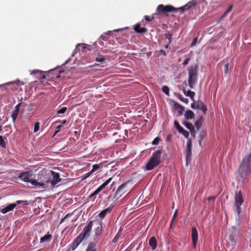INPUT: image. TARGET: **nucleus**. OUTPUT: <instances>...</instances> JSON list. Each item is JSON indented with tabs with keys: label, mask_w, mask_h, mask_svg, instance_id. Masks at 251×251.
I'll return each instance as SVG.
<instances>
[{
	"label": "nucleus",
	"mask_w": 251,
	"mask_h": 251,
	"mask_svg": "<svg viewBox=\"0 0 251 251\" xmlns=\"http://www.w3.org/2000/svg\"><path fill=\"white\" fill-rule=\"evenodd\" d=\"M199 0H192L185 5L179 8H175L171 5H164L162 4L159 5L156 9L155 15L165 14L168 13L183 14L187 12L189 14H194L193 9L198 3Z\"/></svg>",
	"instance_id": "1"
},
{
	"label": "nucleus",
	"mask_w": 251,
	"mask_h": 251,
	"mask_svg": "<svg viewBox=\"0 0 251 251\" xmlns=\"http://www.w3.org/2000/svg\"><path fill=\"white\" fill-rule=\"evenodd\" d=\"M238 173L244 179L251 174V152L245 156L238 169Z\"/></svg>",
	"instance_id": "2"
},
{
	"label": "nucleus",
	"mask_w": 251,
	"mask_h": 251,
	"mask_svg": "<svg viewBox=\"0 0 251 251\" xmlns=\"http://www.w3.org/2000/svg\"><path fill=\"white\" fill-rule=\"evenodd\" d=\"M162 150H157L153 152L150 160L147 162L144 170L150 171L158 166L161 162Z\"/></svg>",
	"instance_id": "3"
},
{
	"label": "nucleus",
	"mask_w": 251,
	"mask_h": 251,
	"mask_svg": "<svg viewBox=\"0 0 251 251\" xmlns=\"http://www.w3.org/2000/svg\"><path fill=\"white\" fill-rule=\"evenodd\" d=\"M188 83L189 87L193 89L198 80V67L197 65L191 66L188 69Z\"/></svg>",
	"instance_id": "4"
},
{
	"label": "nucleus",
	"mask_w": 251,
	"mask_h": 251,
	"mask_svg": "<svg viewBox=\"0 0 251 251\" xmlns=\"http://www.w3.org/2000/svg\"><path fill=\"white\" fill-rule=\"evenodd\" d=\"M235 207L236 210L235 211L237 212L238 215H239L241 212V208L240 206L242 204L244 201L243 198L242 196V193L241 191H239L238 192H236L235 195Z\"/></svg>",
	"instance_id": "5"
},
{
	"label": "nucleus",
	"mask_w": 251,
	"mask_h": 251,
	"mask_svg": "<svg viewBox=\"0 0 251 251\" xmlns=\"http://www.w3.org/2000/svg\"><path fill=\"white\" fill-rule=\"evenodd\" d=\"M23 203L25 205H28L29 204L28 201H17L15 203H11L6 207L3 208L1 209V212L3 214H5L9 211H10L13 210L17 205Z\"/></svg>",
	"instance_id": "6"
},
{
	"label": "nucleus",
	"mask_w": 251,
	"mask_h": 251,
	"mask_svg": "<svg viewBox=\"0 0 251 251\" xmlns=\"http://www.w3.org/2000/svg\"><path fill=\"white\" fill-rule=\"evenodd\" d=\"M93 226V221H90L88 224L84 227L82 232L78 235L81 238L84 239L90 235V231Z\"/></svg>",
	"instance_id": "7"
},
{
	"label": "nucleus",
	"mask_w": 251,
	"mask_h": 251,
	"mask_svg": "<svg viewBox=\"0 0 251 251\" xmlns=\"http://www.w3.org/2000/svg\"><path fill=\"white\" fill-rule=\"evenodd\" d=\"M32 175L33 173L32 171H26L21 173L19 176V178L25 182L30 183L31 181L32 180Z\"/></svg>",
	"instance_id": "8"
},
{
	"label": "nucleus",
	"mask_w": 251,
	"mask_h": 251,
	"mask_svg": "<svg viewBox=\"0 0 251 251\" xmlns=\"http://www.w3.org/2000/svg\"><path fill=\"white\" fill-rule=\"evenodd\" d=\"M30 184L36 187L46 189L45 186L48 184V180L47 179H32Z\"/></svg>",
	"instance_id": "9"
},
{
	"label": "nucleus",
	"mask_w": 251,
	"mask_h": 251,
	"mask_svg": "<svg viewBox=\"0 0 251 251\" xmlns=\"http://www.w3.org/2000/svg\"><path fill=\"white\" fill-rule=\"evenodd\" d=\"M50 175H52L53 177L51 180H50V183H51L52 185H55L58 182L61 181L60 175L58 173L50 171Z\"/></svg>",
	"instance_id": "10"
},
{
	"label": "nucleus",
	"mask_w": 251,
	"mask_h": 251,
	"mask_svg": "<svg viewBox=\"0 0 251 251\" xmlns=\"http://www.w3.org/2000/svg\"><path fill=\"white\" fill-rule=\"evenodd\" d=\"M191 237L193 242V246L195 248L197 246L198 233L197 229L195 227H192L191 229Z\"/></svg>",
	"instance_id": "11"
},
{
	"label": "nucleus",
	"mask_w": 251,
	"mask_h": 251,
	"mask_svg": "<svg viewBox=\"0 0 251 251\" xmlns=\"http://www.w3.org/2000/svg\"><path fill=\"white\" fill-rule=\"evenodd\" d=\"M83 239L78 235L75 241L70 245V248L72 251H74L79 246L83 241Z\"/></svg>",
	"instance_id": "12"
},
{
	"label": "nucleus",
	"mask_w": 251,
	"mask_h": 251,
	"mask_svg": "<svg viewBox=\"0 0 251 251\" xmlns=\"http://www.w3.org/2000/svg\"><path fill=\"white\" fill-rule=\"evenodd\" d=\"M191 149H192V142H191V140L190 139L187 142V147H186V151H185L186 160H187L188 158H190L191 157Z\"/></svg>",
	"instance_id": "13"
},
{
	"label": "nucleus",
	"mask_w": 251,
	"mask_h": 251,
	"mask_svg": "<svg viewBox=\"0 0 251 251\" xmlns=\"http://www.w3.org/2000/svg\"><path fill=\"white\" fill-rule=\"evenodd\" d=\"M134 29L136 32L138 33H144L147 31L146 28L141 27L140 23H137L134 25Z\"/></svg>",
	"instance_id": "14"
},
{
	"label": "nucleus",
	"mask_w": 251,
	"mask_h": 251,
	"mask_svg": "<svg viewBox=\"0 0 251 251\" xmlns=\"http://www.w3.org/2000/svg\"><path fill=\"white\" fill-rule=\"evenodd\" d=\"M196 108L201 110L202 111L204 114H205L206 111L207 110L206 106L204 104L203 102L201 101H198L196 103Z\"/></svg>",
	"instance_id": "15"
},
{
	"label": "nucleus",
	"mask_w": 251,
	"mask_h": 251,
	"mask_svg": "<svg viewBox=\"0 0 251 251\" xmlns=\"http://www.w3.org/2000/svg\"><path fill=\"white\" fill-rule=\"evenodd\" d=\"M50 172L49 173H46L44 172H41L39 174L38 177V179H47L48 184L50 183V179L49 178Z\"/></svg>",
	"instance_id": "16"
},
{
	"label": "nucleus",
	"mask_w": 251,
	"mask_h": 251,
	"mask_svg": "<svg viewBox=\"0 0 251 251\" xmlns=\"http://www.w3.org/2000/svg\"><path fill=\"white\" fill-rule=\"evenodd\" d=\"M125 187V184H122L118 188L115 193V196L118 198H120L123 195V194L125 193V192L123 191Z\"/></svg>",
	"instance_id": "17"
},
{
	"label": "nucleus",
	"mask_w": 251,
	"mask_h": 251,
	"mask_svg": "<svg viewBox=\"0 0 251 251\" xmlns=\"http://www.w3.org/2000/svg\"><path fill=\"white\" fill-rule=\"evenodd\" d=\"M182 124L187 128L188 129L191 133H194L195 132L194 127L193 125L188 122L183 121L182 122Z\"/></svg>",
	"instance_id": "18"
},
{
	"label": "nucleus",
	"mask_w": 251,
	"mask_h": 251,
	"mask_svg": "<svg viewBox=\"0 0 251 251\" xmlns=\"http://www.w3.org/2000/svg\"><path fill=\"white\" fill-rule=\"evenodd\" d=\"M183 91L186 96L190 97L192 100H194V97L196 95L194 92L191 90L186 91L185 89H183Z\"/></svg>",
	"instance_id": "19"
},
{
	"label": "nucleus",
	"mask_w": 251,
	"mask_h": 251,
	"mask_svg": "<svg viewBox=\"0 0 251 251\" xmlns=\"http://www.w3.org/2000/svg\"><path fill=\"white\" fill-rule=\"evenodd\" d=\"M195 114L194 112L190 110H187L185 112L184 114V117L185 118L186 120H191L194 118Z\"/></svg>",
	"instance_id": "20"
},
{
	"label": "nucleus",
	"mask_w": 251,
	"mask_h": 251,
	"mask_svg": "<svg viewBox=\"0 0 251 251\" xmlns=\"http://www.w3.org/2000/svg\"><path fill=\"white\" fill-rule=\"evenodd\" d=\"M51 238H52L51 235L50 234H48L40 238V242L41 243H45V242H49L51 240Z\"/></svg>",
	"instance_id": "21"
},
{
	"label": "nucleus",
	"mask_w": 251,
	"mask_h": 251,
	"mask_svg": "<svg viewBox=\"0 0 251 251\" xmlns=\"http://www.w3.org/2000/svg\"><path fill=\"white\" fill-rule=\"evenodd\" d=\"M111 208L110 207L107 208L103 210L102 211H101L99 214V216L100 218L103 219L105 217L106 214L107 213H110L111 212Z\"/></svg>",
	"instance_id": "22"
},
{
	"label": "nucleus",
	"mask_w": 251,
	"mask_h": 251,
	"mask_svg": "<svg viewBox=\"0 0 251 251\" xmlns=\"http://www.w3.org/2000/svg\"><path fill=\"white\" fill-rule=\"evenodd\" d=\"M149 245L152 250H154L157 246V242L155 237H152L149 240Z\"/></svg>",
	"instance_id": "23"
},
{
	"label": "nucleus",
	"mask_w": 251,
	"mask_h": 251,
	"mask_svg": "<svg viewBox=\"0 0 251 251\" xmlns=\"http://www.w3.org/2000/svg\"><path fill=\"white\" fill-rule=\"evenodd\" d=\"M96 244L94 242H91L89 244L85 251H97Z\"/></svg>",
	"instance_id": "24"
},
{
	"label": "nucleus",
	"mask_w": 251,
	"mask_h": 251,
	"mask_svg": "<svg viewBox=\"0 0 251 251\" xmlns=\"http://www.w3.org/2000/svg\"><path fill=\"white\" fill-rule=\"evenodd\" d=\"M100 191V189L98 188L92 194H91L89 197V199L92 200L93 201H94L95 200V196H96L97 194H98Z\"/></svg>",
	"instance_id": "25"
},
{
	"label": "nucleus",
	"mask_w": 251,
	"mask_h": 251,
	"mask_svg": "<svg viewBox=\"0 0 251 251\" xmlns=\"http://www.w3.org/2000/svg\"><path fill=\"white\" fill-rule=\"evenodd\" d=\"M111 31H108L106 33H105L102 35L100 37V39H101L103 41H107L108 39V36L110 35L111 33Z\"/></svg>",
	"instance_id": "26"
},
{
	"label": "nucleus",
	"mask_w": 251,
	"mask_h": 251,
	"mask_svg": "<svg viewBox=\"0 0 251 251\" xmlns=\"http://www.w3.org/2000/svg\"><path fill=\"white\" fill-rule=\"evenodd\" d=\"M175 105L176 106V108L179 114L182 115L184 111V107H183L181 105L177 103H176Z\"/></svg>",
	"instance_id": "27"
},
{
	"label": "nucleus",
	"mask_w": 251,
	"mask_h": 251,
	"mask_svg": "<svg viewBox=\"0 0 251 251\" xmlns=\"http://www.w3.org/2000/svg\"><path fill=\"white\" fill-rule=\"evenodd\" d=\"M112 178L110 177L103 183L100 186L98 187L100 190L101 191L106 186H107L111 181Z\"/></svg>",
	"instance_id": "28"
},
{
	"label": "nucleus",
	"mask_w": 251,
	"mask_h": 251,
	"mask_svg": "<svg viewBox=\"0 0 251 251\" xmlns=\"http://www.w3.org/2000/svg\"><path fill=\"white\" fill-rule=\"evenodd\" d=\"M102 231V225L99 223V226L95 229V234L97 236L100 235Z\"/></svg>",
	"instance_id": "29"
},
{
	"label": "nucleus",
	"mask_w": 251,
	"mask_h": 251,
	"mask_svg": "<svg viewBox=\"0 0 251 251\" xmlns=\"http://www.w3.org/2000/svg\"><path fill=\"white\" fill-rule=\"evenodd\" d=\"M19 112V111H18L14 110V111L12 112L11 117H12L13 123L15 122L17 117L18 115Z\"/></svg>",
	"instance_id": "30"
},
{
	"label": "nucleus",
	"mask_w": 251,
	"mask_h": 251,
	"mask_svg": "<svg viewBox=\"0 0 251 251\" xmlns=\"http://www.w3.org/2000/svg\"><path fill=\"white\" fill-rule=\"evenodd\" d=\"M100 167H102V165L101 164H94V165H93L92 169L90 171H91V172L92 173H93L96 171L99 170L100 168Z\"/></svg>",
	"instance_id": "31"
},
{
	"label": "nucleus",
	"mask_w": 251,
	"mask_h": 251,
	"mask_svg": "<svg viewBox=\"0 0 251 251\" xmlns=\"http://www.w3.org/2000/svg\"><path fill=\"white\" fill-rule=\"evenodd\" d=\"M96 61L100 63H103L105 61V58L101 55H98L96 58Z\"/></svg>",
	"instance_id": "32"
},
{
	"label": "nucleus",
	"mask_w": 251,
	"mask_h": 251,
	"mask_svg": "<svg viewBox=\"0 0 251 251\" xmlns=\"http://www.w3.org/2000/svg\"><path fill=\"white\" fill-rule=\"evenodd\" d=\"M163 92L166 94L167 95H169V88L167 86H163L162 88Z\"/></svg>",
	"instance_id": "33"
},
{
	"label": "nucleus",
	"mask_w": 251,
	"mask_h": 251,
	"mask_svg": "<svg viewBox=\"0 0 251 251\" xmlns=\"http://www.w3.org/2000/svg\"><path fill=\"white\" fill-rule=\"evenodd\" d=\"M8 84H16L17 85H24V83L23 81H20V80H16L14 81L10 82L9 83H8Z\"/></svg>",
	"instance_id": "34"
},
{
	"label": "nucleus",
	"mask_w": 251,
	"mask_h": 251,
	"mask_svg": "<svg viewBox=\"0 0 251 251\" xmlns=\"http://www.w3.org/2000/svg\"><path fill=\"white\" fill-rule=\"evenodd\" d=\"M174 126L176 127V128L177 129L178 132H180L181 131V130H182L183 129V127H182L179 125V123L176 121H175Z\"/></svg>",
	"instance_id": "35"
},
{
	"label": "nucleus",
	"mask_w": 251,
	"mask_h": 251,
	"mask_svg": "<svg viewBox=\"0 0 251 251\" xmlns=\"http://www.w3.org/2000/svg\"><path fill=\"white\" fill-rule=\"evenodd\" d=\"M0 146L4 148L6 147V143L2 136H0Z\"/></svg>",
	"instance_id": "36"
},
{
	"label": "nucleus",
	"mask_w": 251,
	"mask_h": 251,
	"mask_svg": "<svg viewBox=\"0 0 251 251\" xmlns=\"http://www.w3.org/2000/svg\"><path fill=\"white\" fill-rule=\"evenodd\" d=\"M179 132L182 133L185 138H188L189 137V132L187 131L184 130L183 128L182 130H181V131Z\"/></svg>",
	"instance_id": "37"
},
{
	"label": "nucleus",
	"mask_w": 251,
	"mask_h": 251,
	"mask_svg": "<svg viewBox=\"0 0 251 251\" xmlns=\"http://www.w3.org/2000/svg\"><path fill=\"white\" fill-rule=\"evenodd\" d=\"M195 126L196 128L199 130L201 126V120H198L195 123Z\"/></svg>",
	"instance_id": "38"
},
{
	"label": "nucleus",
	"mask_w": 251,
	"mask_h": 251,
	"mask_svg": "<svg viewBox=\"0 0 251 251\" xmlns=\"http://www.w3.org/2000/svg\"><path fill=\"white\" fill-rule=\"evenodd\" d=\"M178 98L183 102L187 104L189 102V100L187 98H183L181 95H179Z\"/></svg>",
	"instance_id": "39"
},
{
	"label": "nucleus",
	"mask_w": 251,
	"mask_h": 251,
	"mask_svg": "<svg viewBox=\"0 0 251 251\" xmlns=\"http://www.w3.org/2000/svg\"><path fill=\"white\" fill-rule=\"evenodd\" d=\"M66 110H67V107H63L61 109H60L59 110H58L57 111V113L58 114H63V113H64L66 111Z\"/></svg>",
	"instance_id": "40"
},
{
	"label": "nucleus",
	"mask_w": 251,
	"mask_h": 251,
	"mask_svg": "<svg viewBox=\"0 0 251 251\" xmlns=\"http://www.w3.org/2000/svg\"><path fill=\"white\" fill-rule=\"evenodd\" d=\"M39 129V123L37 122L35 123L34 126V132H36Z\"/></svg>",
	"instance_id": "41"
},
{
	"label": "nucleus",
	"mask_w": 251,
	"mask_h": 251,
	"mask_svg": "<svg viewBox=\"0 0 251 251\" xmlns=\"http://www.w3.org/2000/svg\"><path fill=\"white\" fill-rule=\"evenodd\" d=\"M232 8H233V5H230L228 7V8L226 10V11H225V12L224 13V14H223V16H226V15L228 14V12L232 10Z\"/></svg>",
	"instance_id": "42"
},
{
	"label": "nucleus",
	"mask_w": 251,
	"mask_h": 251,
	"mask_svg": "<svg viewBox=\"0 0 251 251\" xmlns=\"http://www.w3.org/2000/svg\"><path fill=\"white\" fill-rule=\"evenodd\" d=\"M159 141H160V138L159 137H156L153 140L152 144L154 145H157V144H158Z\"/></svg>",
	"instance_id": "43"
},
{
	"label": "nucleus",
	"mask_w": 251,
	"mask_h": 251,
	"mask_svg": "<svg viewBox=\"0 0 251 251\" xmlns=\"http://www.w3.org/2000/svg\"><path fill=\"white\" fill-rule=\"evenodd\" d=\"M92 173L91 172V171H90L89 172H88L87 173H86L83 176H82V180H84L86 178H87V177H88Z\"/></svg>",
	"instance_id": "44"
},
{
	"label": "nucleus",
	"mask_w": 251,
	"mask_h": 251,
	"mask_svg": "<svg viewBox=\"0 0 251 251\" xmlns=\"http://www.w3.org/2000/svg\"><path fill=\"white\" fill-rule=\"evenodd\" d=\"M197 41H198V38H195L194 39V40H193L192 42L191 43V47L195 46L197 44Z\"/></svg>",
	"instance_id": "45"
},
{
	"label": "nucleus",
	"mask_w": 251,
	"mask_h": 251,
	"mask_svg": "<svg viewBox=\"0 0 251 251\" xmlns=\"http://www.w3.org/2000/svg\"><path fill=\"white\" fill-rule=\"evenodd\" d=\"M189 60H190L189 58H186L185 59V60L183 61L182 65L184 66H186V65H187L188 64Z\"/></svg>",
	"instance_id": "46"
},
{
	"label": "nucleus",
	"mask_w": 251,
	"mask_h": 251,
	"mask_svg": "<svg viewBox=\"0 0 251 251\" xmlns=\"http://www.w3.org/2000/svg\"><path fill=\"white\" fill-rule=\"evenodd\" d=\"M172 36V35L171 34L168 33V34H166V38L169 39V43H170L171 41Z\"/></svg>",
	"instance_id": "47"
},
{
	"label": "nucleus",
	"mask_w": 251,
	"mask_h": 251,
	"mask_svg": "<svg viewBox=\"0 0 251 251\" xmlns=\"http://www.w3.org/2000/svg\"><path fill=\"white\" fill-rule=\"evenodd\" d=\"M153 19V17H145V20L147 21L151 22Z\"/></svg>",
	"instance_id": "48"
},
{
	"label": "nucleus",
	"mask_w": 251,
	"mask_h": 251,
	"mask_svg": "<svg viewBox=\"0 0 251 251\" xmlns=\"http://www.w3.org/2000/svg\"><path fill=\"white\" fill-rule=\"evenodd\" d=\"M21 104V103H20L18 104L17 105H16L15 106L14 110L19 111V109H20V107Z\"/></svg>",
	"instance_id": "49"
},
{
	"label": "nucleus",
	"mask_w": 251,
	"mask_h": 251,
	"mask_svg": "<svg viewBox=\"0 0 251 251\" xmlns=\"http://www.w3.org/2000/svg\"><path fill=\"white\" fill-rule=\"evenodd\" d=\"M177 210H176L175 211V212L174 214L173 218V219H172V221H171V224H172V223H173V221H174V219H175V217L176 216V215H177Z\"/></svg>",
	"instance_id": "50"
},
{
	"label": "nucleus",
	"mask_w": 251,
	"mask_h": 251,
	"mask_svg": "<svg viewBox=\"0 0 251 251\" xmlns=\"http://www.w3.org/2000/svg\"><path fill=\"white\" fill-rule=\"evenodd\" d=\"M36 73H41V71H40V70H35V71H32L30 74L31 75H34Z\"/></svg>",
	"instance_id": "51"
},
{
	"label": "nucleus",
	"mask_w": 251,
	"mask_h": 251,
	"mask_svg": "<svg viewBox=\"0 0 251 251\" xmlns=\"http://www.w3.org/2000/svg\"><path fill=\"white\" fill-rule=\"evenodd\" d=\"M193 101L194 102L191 103V106L192 108L194 109V108H196V102H195L194 100Z\"/></svg>",
	"instance_id": "52"
},
{
	"label": "nucleus",
	"mask_w": 251,
	"mask_h": 251,
	"mask_svg": "<svg viewBox=\"0 0 251 251\" xmlns=\"http://www.w3.org/2000/svg\"><path fill=\"white\" fill-rule=\"evenodd\" d=\"M62 126H59L57 127V130L55 131V133H54V134H57L60 130V128Z\"/></svg>",
	"instance_id": "53"
},
{
	"label": "nucleus",
	"mask_w": 251,
	"mask_h": 251,
	"mask_svg": "<svg viewBox=\"0 0 251 251\" xmlns=\"http://www.w3.org/2000/svg\"><path fill=\"white\" fill-rule=\"evenodd\" d=\"M224 67H225V73H226V72L228 71V64H226L225 65Z\"/></svg>",
	"instance_id": "54"
},
{
	"label": "nucleus",
	"mask_w": 251,
	"mask_h": 251,
	"mask_svg": "<svg viewBox=\"0 0 251 251\" xmlns=\"http://www.w3.org/2000/svg\"><path fill=\"white\" fill-rule=\"evenodd\" d=\"M124 28H119V29H115L113 30L114 32H119V31H123L124 30Z\"/></svg>",
	"instance_id": "55"
},
{
	"label": "nucleus",
	"mask_w": 251,
	"mask_h": 251,
	"mask_svg": "<svg viewBox=\"0 0 251 251\" xmlns=\"http://www.w3.org/2000/svg\"><path fill=\"white\" fill-rule=\"evenodd\" d=\"M68 214H67V215H66V216H65L63 218H62V219L61 220L60 222V224H61V223H62L64 222V221L65 219V218L68 216Z\"/></svg>",
	"instance_id": "56"
},
{
	"label": "nucleus",
	"mask_w": 251,
	"mask_h": 251,
	"mask_svg": "<svg viewBox=\"0 0 251 251\" xmlns=\"http://www.w3.org/2000/svg\"><path fill=\"white\" fill-rule=\"evenodd\" d=\"M204 0H199L198 3L195 6V8H194L193 10L195 9V8L196 6H197L198 5H199L200 4V3L201 2V1H204Z\"/></svg>",
	"instance_id": "57"
},
{
	"label": "nucleus",
	"mask_w": 251,
	"mask_h": 251,
	"mask_svg": "<svg viewBox=\"0 0 251 251\" xmlns=\"http://www.w3.org/2000/svg\"><path fill=\"white\" fill-rule=\"evenodd\" d=\"M81 45V44H78L77 45L75 50H78L79 48V47ZM82 45H84V44H82Z\"/></svg>",
	"instance_id": "58"
},
{
	"label": "nucleus",
	"mask_w": 251,
	"mask_h": 251,
	"mask_svg": "<svg viewBox=\"0 0 251 251\" xmlns=\"http://www.w3.org/2000/svg\"><path fill=\"white\" fill-rule=\"evenodd\" d=\"M60 122L62 124L64 125V124H65L66 123V120H63L62 121H61Z\"/></svg>",
	"instance_id": "59"
},
{
	"label": "nucleus",
	"mask_w": 251,
	"mask_h": 251,
	"mask_svg": "<svg viewBox=\"0 0 251 251\" xmlns=\"http://www.w3.org/2000/svg\"><path fill=\"white\" fill-rule=\"evenodd\" d=\"M6 84H8V83H6ZM5 85H6V84H1V85H0V87H3Z\"/></svg>",
	"instance_id": "60"
},
{
	"label": "nucleus",
	"mask_w": 251,
	"mask_h": 251,
	"mask_svg": "<svg viewBox=\"0 0 251 251\" xmlns=\"http://www.w3.org/2000/svg\"><path fill=\"white\" fill-rule=\"evenodd\" d=\"M2 130V127L1 126H0V132H1Z\"/></svg>",
	"instance_id": "61"
},
{
	"label": "nucleus",
	"mask_w": 251,
	"mask_h": 251,
	"mask_svg": "<svg viewBox=\"0 0 251 251\" xmlns=\"http://www.w3.org/2000/svg\"><path fill=\"white\" fill-rule=\"evenodd\" d=\"M45 78V76H43L42 78L44 79Z\"/></svg>",
	"instance_id": "62"
},
{
	"label": "nucleus",
	"mask_w": 251,
	"mask_h": 251,
	"mask_svg": "<svg viewBox=\"0 0 251 251\" xmlns=\"http://www.w3.org/2000/svg\"><path fill=\"white\" fill-rule=\"evenodd\" d=\"M1 121V119L0 118V122Z\"/></svg>",
	"instance_id": "63"
}]
</instances>
